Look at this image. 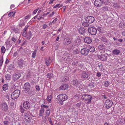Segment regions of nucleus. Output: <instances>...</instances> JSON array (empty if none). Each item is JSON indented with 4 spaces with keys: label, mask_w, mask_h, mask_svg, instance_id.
I'll return each mask as SVG.
<instances>
[{
    "label": "nucleus",
    "mask_w": 125,
    "mask_h": 125,
    "mask_svg": "<svg viewBox=\"0 0 125 125\" xmlns=\"http://www.w3.org/2000/svg\"><path fill=\"white\" fill-rule=\"evenodd\" d=\"M20 93V91L17 89L14 91L11 94V97L13 100L17 98L19 95Z\"/></svg>",
    "instance_id": "obj_1"
},
{
    "label": "nucleus",
    "mask_w": 125,
    "mask_h": 125,
    "mask_svg": "<svg viewBox=\"0 0 125 125\" xmlns=\"http://www.w3.org/2000/svg\"><path fill=\"white\" fill-rule=\"evenodd\" d=\"M82 99L85 101L88 100L87 103L89 104L91 103L92 97L89 95L84 94L82 95Z\"/></svg>",
    "instance_id": "obj_2"
},
{
    "label": "nucleus",
    "mask_w": 125,
    "mask_h": 125,
    "mask_svg": "<svg viewBox=\"0 0 125 125\" xmlns=\"http://www.w3.org/2000/svg\"><path fill=\"white\" fill-rule=\"evenodd\" d=\"M68 98V97L65 94H61L58 95L57 97V99L58 100H62L65 101Z\"/></svg>",
    "instance_id": "obj_3"
},
{
    "label": "nucleus",
    "mask_w": 125,
    "mask_h": 125,
    "mask_svg": "<svg viewBox=\"0 0 125 125\" xmlns=\"http://www.w3.org/2000/svg\"><path fill=\"white\" fill-rule=\"evenodd\" d=\"M30 84L28 83H26L24 84L23 89L25 92L27 93L29 92L31 88Z\"/></svg>",
    "instance_id": "obj_4"
},
{
    "label": "nucleus",
    "mask_w": 125,
    "mask_h": 125,
    "mask_svg": "<svg viewBox=\"0 0 125 125\" xmlns=\"http://www.w3.org/2000/svg\"><path fill=\"white\" fill-rule=\"evenodd\" d=\"M113 104V102L112 100L108 99L105 102L104 105L106 108L108 109L111 107Z\"/></svg>",
    "instance_id": "obj_5"
},
{
    "label": "nucleus",
    "mask_w": 125,
    "mask_h": 125,
    "mask_svg": "<svg viewBox=\"0 0 125 125\" xmlns=\"http://www.w3.org/2000/svg\"><path fill=\"white\" fill-rule=\"evenodd\" d=\"M21 76V74L19 73H17L14 74L12 77V81L14 82H16Z\"/></svg>",
    "instance_id": "obj_6"
},
{
    "label": "nucleus",
    "mask_w": 125,
    "mask_h": 125,
    "mask_svg": "<svg viewBox=\"0 0 125 125\" xmlns=\"http://www.w3.org/2000/svg\"><path fill=\"white\" fill-rule=\"evenodd\" d=\"M2 110L5 112L7 111L8 109V107L7 103L5 102H3L1 103L0 105Z\"/></svg>",
    "instance_id": "obj_7"
},
{
    "label": "nucleus",
    "mask_w": 125,
    "mask_h": 125,
    "mask_svg": "<svg viewBox=\"0 0 125 125\" xmlns=\"http://www.w3.org/2000/svg\"><path fill=\"white\" fill-rule=\"evenodd\" d=\"M88 31L89 33L92 35H95L97 31L96 28L92 27L89 28Z\"/></svg>",
    "instance_id": "obj_8"
},
{
    "label": "nucleus",
    "mask_w": 125,
    "mask_h": 125,
    "mask_svg": "<svg viewBox=\"0 0 125 125\" xmlns=\"http://www.w3.org/2000/svg\"><path fill=\"white\" fill-rule=\"evenodd\" d=\"M85 20L86 21L89 23H93L94 21V17L91 16H89L86 17Z\"/></svg>",
    "instance_id": "obj_9"
},
{
    "label": "nucleus",
    "mask_w": 125,
    "mask_h": 125,
    "mask_svg": "<svg viewBox=\"0 0 125 125\" xmlns=\"http://www.w3.org/2000/svg\"><path fill=\"white\" fill-rule=\"evenodd\" d=\"M97 56L98 58L102 61H106L107 60V56L105 54H101L100 55H97Z\"/></svg>",
    "instance_id": "obj_10"
},
{
    "label": "nucleus",
    "mask_w": 125,
    "mask_h": 125,
    "mask_svg": "<svg viewBox=\"0 0 125 125\" xmlns=\"http://www.w3.org/2000/svg\"><path fill=\"white\" fill-rule=\"evenodd\" d=\"M80 52L82 55L84 56L87 55L89 53L88 50L85 48L82 49Z\"/></svg>",
    "instance_id": "obj_11"
},
{
    "label": "nucleus",
    "mask_w": 125,
    "mask_h": 125,
    "mask_svg": "<svg viewBox=\"0 0 125 125\" xmlns=\"http://www.w3.org/2000/svg\"><path fill=\"white\" fill-rule=\"evenodd\" d=\"M23 107L25 109H28L29 108L31 104L27 101H25L23 104Z\"/></svg>",
    "instance_id": "obj_12"
},
{
    "label": "nucleus",
    "mask_w": 125,
    "mask_h": 125,
    "mask_svg": "<svg viewBox=\"0 0 125 125\" xmlns=\"http://www.w3.org/2000/svg\"><path fill=\"white\" fill-rule=\"evenodd\" d=\"M94 4L95 6L97 7H99L102 5L103 2L101 0H95Z\"/></svg>",
    "instance_id": "obj_13"
},
{
    "label": "nucleus",
    "mask_w": 125,
    "mask_h": 125,
    "mask_svg": "<svg viewBox=\"0 0 125 125\" xmlns=\"http://www.w3.org/2000/svg\"><path fill=\"white\" fill-rule=\"evenodd\" d=\"M98 48L101 52H104L105 50V47L104 45H100L98 46Z\"/></svg>",
    "instance_id": "obj_14"
},
{
    "label": "nucleus",
    "mask_w": 125,
    "mask_h": 125,
    "mask_svg": "<svg viewBox=\"0 0 125 125\" xmlns=\"http://www.w3.org/2000/svg\"><path fill=\"white\" fill-rule=\"evenodd\" d=\"M89 74L88 73L83 72L81 73V77L82 78L87 79L89 77Z\"/></svg>",
    "instance_id": "obj_15"
},
{
    "label": "nucleus",
    "mask_w": 125,
    "mask_h": 125,
    "mask_svg": "<svg viewBox=\"0 0 125 125\" xmlns=\"http://www.w3.org/2000/svg\"><path fill=\"white\" fill-rule=\"evenodd\" d=\"M25 36H23L24 37H26L28 40H29L32 37V33L31 31H29L28 32L25 33Z\"/></svg>",
    "instance_id": "obj_16"
},
{
    "label": "nucleus",
    "mask_w": 125,
    "mask_h": 125,
    "mask_svg": "<svg viewBox=\"0 0 125 125\" xmlns=\"http://www.w3.org/2000/svg\"><path fill=\"white\" fill-rule=\"evenodd\" d=\"M84 42L88 44L91 43L92 42V39L90 37H85L84 39Z\"/></svg>",
    "instance_id": "obj_17"
},
{
    "label": "nucleus",
    "mask_w": 125,
    "mask_h": 125,
    "mask_svg": "<svg viewBox=\"0 0 125 125\" xmlns=\"http://www.w3.org/2000/svg\"><path fill=\"white\" fill-rule=\"evenodd\" d=\"M72 83L73 84L77 86L80 85V82L77 79H74L73 80Z\"/></svg>",
    "instance_id": "obj_18"
},
{
    "label": "nucleus",
    "mask_w": 125,
    "mask_h": 125,
    "mask_svg": "<svg viewBox=\"0 0 125 125\" xmlns=\"http://www.w3.org/2000/svg\"><path fill=\"white\" fill-rule=\"evenodd\" d=\"M95 83H90L88 86V88L89 90H92L95 87Z\"/></svg>",
    "instance_id": "obj_19"
},
{
    "label": "nucleus",
    "mask_w": 125,
    "mask_h": 125,
    "mask_svg": "<svg viewBox=\"0 0 125 125\" xmlns=\"http://www.w3.org/2000/svg\"><path fill=\"white\" fill-rule=\"evenodd\" d=\"M5 44L6 47H7L8 48H10L12 46L11 43L8 40V39L5 42Z\"/></svg>",
    "instance_id": "obj_20"
},
{
    "label": "nucleus",
    "mask_w": 125,
    "mask_h": 125,
    "mask_svg": "<svg viewBox=\"0 0 125 125\" xmlns=\"http://www.w3.org/2000/svg\"><path fill=\"white\" fill-rule=\"evenodd\" d=\"M81 41L80 40L79 38H77V39H76L75 41V45L73 44L72 46V48H73V49H74V47H76V45H78L79 43Z\"/></svg>",
    "instance_id": "obj_21"
},
{
    "label": "nucleus",
    "mask_w": 125,
    "mask_h": 125,
    "mask_svg": "<svg viewBox=\"0 0 125 125\" xmlns=\"http://www.w3.org/2000/svg\"><path fill=\"white\" fill-rule=\"evenodd\" d=\"M63 42L64 44L66 45L70 44L71 43V41L70 39L67 38L64 39Z\"/></svg>",
    "instance_id": "obj_22"
},
{
    "label": "nucleus",
    "mask_w": 125,
    "mask_h": 125,
    "mask_svg": "<svg viewBox=\"0 0 125 125\" xmlns=\"http://www.w3.org/2000/svg\"><path fill=\"white\" fill-rule=\"evenodd\" d=\"M24 61L22 59H20L18 62V65L19 67L20 68L23 67V64Z\"/></svg>",
    "instance_id": "obj_23"
},
{
    "label": "nucleus",
    "mask_w": 125,
    "mask_h": 125,
    "mask_svg": "<svg viewBox=\"0 0 125 125\" xmlns=\"http://www.w3.org/2000/svg\"><path fill=\"white\" fill-rule=\"evenodd\" d=\"M68 87V85L66 84H63L60 87L61 90H64L67 89Z\"/></svg>",
    "instance_id": "obj_24"
},
{
    "label": "nucleus",
    "mask_w": 125,
    "mask_h": 125,
    "mask_svg": "<svg viewBox=\"0 0 125 125\" xmlns=\"http://www.w3.org/2000/svg\"><path fill=\"white\" fill-rule=\"evenodd\" d=\"M77 87L78 89L81 91H83L84 89H85V86L81 84L80 85H79L78 86H77Z\"/></svg>",
    "instance_id": "obj_25"
},
{
    "label": "nucleus",
    "mask_w": 125,
    "mask_h": 125,
    "mask_svg": "<svg viewBox=\"0 0 125 125\" xmlns=\"http://www.w3.org/2000/svg\"><path fill=\"white\" fill-rule=\"evenodd\" d=\"M120 52V51L119 50L116 49H115L112 51V53L113 54L116 55L119 54Z\"/></svg>",
    "instance_id": "obj_26"
},
{
    "label": "nucleus",
    "mask_w": 125,
    "mask_h": 125,
    "mask_svg": "<svg viewBox=\"0 0 125 125\" xmlns=\"http://www.w3.org/2000/svg\"><path fill=\"white\" fill-rule=\"evenodd\" d=\"M44 112V108H41L39 111V115L42 116L43 115Z\"/></svg>",
    "instance_id": "obj_27"
},
{
    "label": "nucleus",
    "mask_w": 125,
    "mask_h": 125,
    "mask_svg": "<svg viewBox=\"0 0 125 125\" xmlns=\"http://www.w3.org/2000/svg\"><path fill=\"white\" fill-rule=\"evenodd\" d=\"M50 113V109L49 108L47 109L45 111V117H47L49 116Z\"/></svg>",
    "instance_id": "obj_28"
},
{
    "label": "nucleus",
    "mask_w": 125,
    "mask_h": 125,
    "mask_svg": "<svg viewBox=\"0 0 125 125\" xmlns=\"http://www.w3.org/2000/svg\"><path fill=\"white\" fill-rule=\"evenodd\" d=\"M78 31L80 33L83 34L85 33V30L84 28L80 27Z\"/></svg>",
    "instance_id": "obj_29"
},
{
    "label": "nucleus",
    "mask_w": 125,
    "mask_h": 125,
    "mask_svg": "<svg viewBox=\"0 0 125 125\" xmlns=\"http://www.w3.org/2000/svg\"><path fill=\"white\" fill-rule=\"evenodd\" d=\"M51 60L50 57H49L48 58H46L45 59V62L46 64V65L49 66L50 64V62L49 61Z\"/></svg>",
    "instance_id": "obj_30"
},
{
    "label": "nucleus",
    "mask_w": 125,
    "mask_h": 125,
    "mask_svg": "<svg viewBox=\"0 0 125 125\" xmlns=\"http://www.w3.org/2000/svg\"><path fill=\"white\" fill-rule=\"evenodd\" d=\"M24 118L25 119H28L30 120L31 118L30 117L29 115V113L28 112L25 113H24Z\"/></svg>",
    "instance_id": "obj_31"
},
{
    "label": "nucleus",
    "mask_w": 125,
    "mask_h": 125,
    "mask_svg": "<svg viewBox=\"0 0 125 125\" xmlns=\"http://www.w3.org/2000/svg\"><path fill=\"white\" fill-rule=\"evenodd\" d=\"M29 27V26L27 25L23 29V33L22 35L23 36H25V33H26V31L28 28Z\"/></svg>",
    "instance_id": "obj_32"
},
{
    "label": "nucleus",
    "mask_w": 125,
    "mask_h": 125,
    "mask_svg": "<svg viewBox=\"0 0 125 125\" xmlns=\"http://www.w3.org/2000/svg\"><path fill=\"white\" fill-rule=\"evenodd\" d=\"M101 40L104 43H107V39L104 37H102L101 38Z\"/></svg>",
    "instance_id": "obj_33"
},
{
    "label": "nucleus",
    "mask_w": 125,
    "mask_h": 125,
    "mask_svg": "<svg viewBox=\"0 0 125 125\" xmlns=\"http://www.w3.org/2000/svg\"><path fill=\"white\" fill-rule=\"evenodd\" d=\"M8 85L7 84H4L2 86V89L4 91L7 90L8 89Z\"/></svg>",
    "instance_id": "obj_34"
},
{
    "label": "nucleus",
    "mask_w": 125,
    "mask_h": 125,
    "mask_svg": "<svg viewBox=\"0 0 125 125\" xmlns=\"http://www.w3.org/2000/svg\"><path fill=\"white\" fill-rule=\"evenodd\" d=\"M125 23L124 22H121L119 24V26L121 28H123L125 27Z\"/></svg>",
    "instance_id": "obj_35"
},
{
    "label": "nucleus",
    "mask_w": 125,
    "mask_h": 125,
    "mask_svg": "<svg viewBox=\"0 0 125 125\" xmlns=\"http://www.w3.org/2000/svg\"><path fill=\"white\" fill-rule=\"evenodd\" d=\"M88 50L91 52H93L95 51V49L94 47L92 46H90L88 49Z\"/></svg>",
    "instance_id": "obj_36"
},
{
    "label": "nucleus",
    "mask_w": 125,
    "mask_h": 125,
    "mask_svg": "<svg viewBox=\"0 0 125 125\" xmlns=\"http://www.w3.org/2000/svg\"><path fill=\"white\" fill-rule=\"evenodd\" d=\"M47 77L49 79H51L53 76V74L52 73H48L47 75Z\"/></svg>",
    "instance_id": "obj_37"
},
{
    "label": "nucleus",
    "mask_w": 125,
    "mask_h": 125,
    "mask_svg": "<svg viewBox=\"0 0 125 125\" xmlns=\"http://www.w3.org/2000/svg\"><path fill=\"white\" fill-rule=\"evenodd\" d=\"M88 22H83L82 23V25L85 27H87L89 26V24Z\"/></svg>",
    "instance_id": "obj_38"
},
{
    "label": "nucleus",
    "mask_w": 125,
    "mask_h": 125,
    "mask_svg": "<svg viewBox=\"0 0 125 125\" xmlns=\"http://www.w3.org/2000/svg\"><path fill=\"white\" fill-rule=\"evenodd\" d=\"M6 79L8 80H10L11 79V76L9 74H7L5 75Z\"/></svg>",
    "instance_id": "obj_39"
},
{
    "label": "nucleus",
    "mask_w": 125,
    "mask_h": 125,
    "mask_svg": "<svg viewBox=\"0 0 125 125\" xmlns=\"http://www.w3.org/2000/svg\"><path fill=\"white\" fill-rule=\"evenodd\" d=\"M15 13V12H10L9 13L8 15L10 17H12L14 16Z\"/></svg>",
    "instance_id": "obj_40"
},
{
    "label": "nucleus",
    "mask_w": 125,
    "mask_h": 125,
    "mask_svg": "<svg viewBox=\"0 0 125 125\" xmlns=\"http://www.w3.org/2000/svg\"><path fill=\"white\" fill-rule=\"evenodd\" d=\"M1 50L2 53L4 54L5 53L6 51V49L4 46L1 47Z\"/></svg>",
    "instance_id": "obj_41"
},
{
    "label": "nucleus",
    "mask_w": 125,
    "mask_h": 125,
    "mask_svg": "<svg viewBox=\"0 0 125 125\" xmlns=\"http://www.w3.org/2000/svg\"><path fill=\"white\" fill-rule=\"evenodd\" d=\"M25 24V22H24L23 20H21L19 23V26L20 27H21L22 26H24Z\"/></svg>",
    "instance_id": "obj_42"
},
{
    "label": "nucleus",
    "mask_w": 125,
    "mask_h": 125,
    "mask_svg": "<svg viewBox=\"0 0 125 125\" xmlns=\"http://www.w3.org/2000/svg\"><path fill=\"white\" fill-rule=\"evenodd\" d=\"M73 52L75 54H78L79 52V48H77L73 50Z\"/></svg>",
    "instance_id": "obj_43"
},
{
    "label": "nucleus",
    "mask_w": 125,
    "mask_h": 125,
    "mask_svg": "<svg viewBox=\"0 0 125 125\" xmlns=\"http://www.w3.org/2000/svg\"><path fill=\"white\" fill-rule=\"evenodd\" d=\"M115 36L113 37V39L114 41L117 40L119 38V35L117 33H115Z\"/></svg>",
    "instance_id": "obj_44"
},
{
    "label": "nucleus",
    "mask_w": 125,
    "mask_h": 125,
    "mask_svg": "<svg viewBox=\"0 0 125 125\" xmlns=\"http://www.w3.org/2000/svg\"><path fill=\"white\" fill-rule=\"evenodd\" d=\"M78 67L80 68L81 69H83V64L82 63H79L78 64Z\"/></svg>",
    "instance_id": "obj_45"
},
{
    "label": "nucleus",
    "mask_w": 125,
    "mask_h": 125,
    "mask_svg": "<svg viewBox=\"0 0 125 125\" xmlns=\"http://www.w3.org/2000/svg\"><path fill=\"white\" fill-rule=\"evenodd\" d=\"M97 30L99 32L101 33L103 32V29L101 27L99 26H97Z\"/></svg>",
    "instance_id": "obj_46"
},
{
    "label": "nucleus",
    "mask_w": 125,
    "mask_h": 125,
    "mask_svg": "<svg viewBox=\"0 0 125 125\" xmlns=\"http://www.w3.org/2000/svg\"><path fill=\"white\" fill-rule=\"evenodd\" d=\"M36 52L37 51L36 50H35L34 51V52L32 53V57L33 58H35L36 55Z\"/></svg>",
    "instance_id": "obj_47"
},
{
    "label": "nucleus",
    "mask_w": 125,
    "mask_h": 125,
    "mask_svg": "<svg viewBox=\"0 0 125 125\" xmlns=\"http://www.w3.org/2000/svg\"><path fill=\"white\" fill-rule=\"evenodd\" d=\"M3 57H0V66H1L3 62Z\"/></svg>",
    "instance_id": "obj_48"
},
{
    "label": "nucleus",
    "mask_w": 125,
    "mask_h": 125,
    "mask_svg": "<svg viewBox=\"0 0 125 125\" xmlns=\"http://www.w3.org/2000/svg\"><path fill=\"white\" fill-rule=\"evenodd\" d=\"M19 52H20L19 50L18 51L15 52L14 53L13 56L14 57H16L18 55V54L19 53Z\"/></svg>",
    "instance_id": "obj_49"
},
{
    "label": "nucleus",
    "mask_w": 125,
    "mask_h": 125,
    "mask_svg": "<svg viewBox=\"0 0 125 125\" xmlns=\"http://www.w3.org/2000/svg\"><path fill=\"white\" fill-rule=\"evenodd\" d=\"M9 105L10 107L12 108H13V107L14 105V104L13 102H10L9 103Z\"/></svg>",
    "instance_id": "obj_50"
},
{
    "label": "nucleus",
    "mask_w": 125,
    "mask_h": 125,
    "mask_svg": "<svg viewBox=\"0 0 125 125\" xmlns=\"http://www.w3.org/2000/svg\"><path fill=\"white\" fill-rule=\"evenodd\" d=\"M11 40L13 42H14V43H15L16 42V39L15 37H13L11 38Z\"/></svg>",
    "instance_id": "obj_51"
},
{
    "label": "nucleus",
    "mask_w": 125,
    "mask_h": 125,
    "mask_svg": "<svg viewBox=\"0 0 125 125\" xmlns=\"http://www.w3.org/2000/svg\"><path fill=\"white\" fill-rule=\"evenodd\" d=\"M41 107H42V108H45L47 109L49 108V106H48L45 105L43 104H42L41 105Z\"/></svg>",
    "instance_id": "obj_52"
},
{
    "label": "nucleus",
    "mask_w": 125,
    "mask_h": 125,
    "mask_svg": "<svg viewBox=\"0 0 125 125\" xmlns=\"http://www.w3.org/2000/svg\"><path fill=\"white\" fill-rule=\"evenodd\" d=\"M79 61L77 60H75L74 61V64L75 65L77 66Z\"/></svg>",
    "instance_id": "obj_53"
},
{
    "label": "nucleus",
    "mask_w": 125,
    "mask_h": 125,
    "mask_svg": "<svg viewBox=\"0 0 125 125\" xmlns=\"http://www.w3.org/2000/svg\"><path fill=\"white\" fill-rule=\"evenodd\" d=\"M14 68V66L12 65H10L8 67L9 69L10 70H13Z\"/></svg>",
    "instance_id": "obj_54"
},
{
    "label": "nucleus",
    "mask_w": 125,
    "mask_h": 125,
    "mask_svg": "<svg viewBox=\"0 0 125 125\" xmlns=\"http://www.w3.org/2000/svg\"><path fill=\"white\" fill-rule=\"evenodd\" d=\"M109 83L108 82V81H106L105 82L104 85L105 87H107L109 85Z\"/></svg>",
    "instance_id": "obj_55"
},
{
    "label": "nucleus",
    "mask_w": 125,
    "mask_h": 125,
    "mask_svg": "<svg viewBox=\"0 0 125 125\" xmlns=\"http://www.w3.org/2000/svg\"><path fill=\"white\" fill-rule=\"evenodd\" d=\"M51 99V95H49L47 96V101L50 102Z\"/></svg>",
    "instance_id": "obj_56"
},
{
    "label": "nucleus",
    "mask_w": 125,
    "mask_h": 125,
    "mask_svg": "<svg viewBox=\"0 0 125 125\" xmlns=\"http://www.w3.org/2000/svg\"><path fill=\"white\" fill-rule=\"evenodd\" d=\"M14 31L16 33H18L19 32V29L17 28H15L13 29Z\"/></svg>",
    "instance_id": "obj_57"
},
{
    "label": "nucleus",
    "mask_w": 125,
    "mask_h": 125,
    "mask_svg": "<svg viewBox=\"0 0 125 125\" xmlns=\"http://www.w3.org/2000/svg\"><path fill=\"white\" fill-rule=\"evenodd\" d=\"M48 26L46 24H44L42 25V27L43 29H45L47 27H48Z\"/></svg>",
    "instance_id": "obj_58"
},
{
    "label": "nucleus",
    "mask_w": 125,
    "mask_h": 125,
    "mask_svg": "<svg viewBox=\"0 0 125 125\" xmlns=\"http://www.w3.org/2000/svg\"><path fill=\"white\" fill-rule=\"evenodd\" d=\"M102 9L104 10L107 11L108 10V8L107 6H105L102 8Z\"/></svg>",
    "instance_id": "obj_59"
},
{
    "label": "nucleus",
    "mask_w": 125,
    "mask_h": 125,
    "mask_svg": "<svg viewBox=\"0 0 125 125\" xmlns=\"http://www.w3.org/2000/svg\"><path fill=\"white\" fill-rule=\"evenodd\" d=\"M59 102H58V104H59L61 105H62L63 104V102L64 101H62V100H59Z\"/></svg>",
    "instance_id": "obj_60"
},
{
    "label": "nucleus",
    "mask_w": 125,
    "mask_h": 125,
    "mask_svg": "<svg viewBox=\"0 0 125 125\" xmlns=\"http://www.w3.org/2000/svg\"><path fill=\"white\" fill-rule=\"evenodd\" d=\"M3 123L5 125H8L9 124V121L6 120L3 122Z\"/></svg>",
    "instance_id": "obj_61"
},
{
    "label": "nucleus",
    "mask_w": 125,
    "mask_h": 125,
    "mask_svg": "<svg viewBox=\"0 0 125 125\" xmlns=\"http://www.w3.org/2000/svg\"><path fill=\"white\" fill-rule=\"evenodd\" d=\"M60 5V4H57L55 6H54L53 7V8H60V7H59Z\"/></svg>",
    "instance_id": "obj_62"
},
{
    "label": "nucleus",
    "mask_w": 125,
    "mask_h": 125,
    "mask_svg": "<svg viewBox=\"0 0 125 125\" xmlns=\"http://www.w3.org/2000/svg\"><path fill=\"white\" fill-rule=\"evenodd\" d=\"M39 9L38 8L35 10L33 12V14H35L36 13Z\"/></svg>",
    "instance_id": "obj_63"
},
{
    "label": "nucleus",
    "mask_w": 125,
    "mask_h": 125,
    "mask_svg": "<svg viewBox=\"0 0 125 125\" xmlns=\"http://www.w3.org/2000/svg\"><path fill=\"white\" fill-rule=\"evenodd\" d=\"M35 88H36V90L37 91H39L40 90V88L39 86L38 85H36L35 86Z\"/></svg>",
    "instance_id": "obj_64"
}]
</instances>
